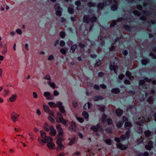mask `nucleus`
I'll use <instances>...</instances> for the list:
<instances>
[{"label":"nucleus","instance_id":"obj_1","mask_svg":"<svg viewBox=\"0 0 156 156\" xmlns=\"http://www.w3.org/2000/svg\"><path fill=\"white\" fill-rule=\"evenodd\" d=\"M40 133L41 137L38 138V141L40 143L42 142L45 143L52 141V138L50 137L47 136L46 133L43 131H41Z\"/></svg>","mask_w":156,"mask_h":156},{"label":"nucleus","instance_id":"obj_2","mask_svg":"<svg viewBox=\"0 0 156 156\" xmlns=\"http://www.w3.org/2000/svg\"><path fill=\"white\" fill-rule=\"evenodd\" d=\"M54 8L55 10H57L55 13L56 15L59 16H61L62 14V9L60 7L58 4H56L54 5Z\"/></svg>","mask_w":156,"mask_h":156},{"label":"nucleus","instance_id":"obj_3","mask_svg":"<svg viewBox=\"0 0 156 156\" xmlns=\"http://www.w3.org/2000/svg\"><path fill=\"white\" fill-rule=\"evenodd\" d=\"M58 116H60V117H57V122L58 123H61L65 125L67 123V121L64 119L62 116L61 114L58 113L57 115Z\"/></svg>","mask_w":156,"mask_h":156},{"label":"nucleus","instance_id":"obj_4","mask_svg":"<svg viewBox=\"0 0 156 156\" xmlns=\"http://www.w3.org/2000/svg\"><path fill=\"white\" fill-rule=\"evenodd\" d=\"M58 116H60V117H57V122L58 123H61L65 125L67 123V121L64 119L62 116L61 114L58 113L57 115Z\"/></svg>","mask_w":156,"mask_h":156},{"label":"nucleus","instance_id":"obj_5","mask_svg":"<svg viewBox=\"0 0 156 156\" xmlns=\"http://www.w3.org/2000/svg\"><path fill=\"white\" fill-rule=\"evenodd\" d=\"M19 116V115L17 114V113L14 112H13L11 115V119L13 122H15L18 121V117Z\"/></svg>","mask_w":156,"mask_h":156},{"label":"nucleus","instance_id":"obj_6","mask_svg":"<svg viewBox=\"0 0 156 156\" xmlns=\"http://www.w3.org/2000/svg\"><path fill=\"white\" fill-rule=\"evenodd\" d=\"M90 129L94 132L101 130L102 129V126L99 124H98L96 126H93L90 127Z\"/></svg>","mask_w":156,"mask_h":156},{"label":"nucleus","instance_id":"obj_7","mask_svg":"<svg viewBox=\"0 0 156 156\" xmlns=\"http://www.w3.org/2000/svg\"><path fill=\"white\" fill-rule=\"evenodd\" d=\"M117 147L122 150H125L127 149L128 147L127 145L123 144L121 143H118L116 144Z\"/></svg>","mask_w":156,"mask_h":156},{"label":"nucleus","instance_id":"obj_8","mask_svg":"<svg viewBox=\"0 0 156 156\" xmlns=\"http://www.w3.org/2000/svg\"><path fill=\"white\" fill-rule=\"evenodd\" d=\"M152 81L151 79H148L147 77H145L144 78V80H141L139 81V83L140 85H143L145 82H151Z\"/></svg>","mask_w":156,"mask_h":156},{"label":"nucleus","instance_id":"obj_9","mask_svg":"<svg viewBox=\"0 0 156 156\" xmlns=\"http://www.w3.org/2000/svg\"><path fill=\"white\" fill-rule=\"evenodd\" d=\"M57 138L56 143L60 148H61L63 146L62 143V141L64 140L63 137V136H61Z\"/></svg>","mask_w":156,"mask_h":156},{"label":"nucleus","instance_id":"obj_10","mask_svg":"<svg viewBox=\"0 0 156 156\" xmlns=\"http://www.w3.org/2000/svg\"><path fill=\"white\" fill-rule=\"evenodd\" d=\"M44 95L48 100H52L54 98L53 95L51 94L50 93L48 92H45L44 93Z\"/></svg>","mask_w":156,"mask_h":156},{"label":"nucleus","instance_id":"obj_11","mask_svg":"<svg viewBox=\"0 0 156 156\" xmlns=\"http://www.w3.org/2000/svg\"><path fill=\"white\" fill-rule=\"evenodd\" d=\"M69 128L70 131L75 132L76 130V126L75 123L74 122H72Z\"/></svg>","mask_w":156,"mask_h":156},{"label":"nucleus","instance_id":"obj_12","mask_svg":"<svg viewBox=\"0 0 156 156\" xmlns=\"http://www.w3.org/2000/svg\"><path fill=\"white\" fill-rule=\"evenodd\" d=\"M153 147V142L150 140L148 143V144L145 146V148L146 149L150 150Z\"/></svg>","mask_w":156,"mask_h":156},{"label":"nucleus","instance_id":"obj_13","mask_svg":"<svg viewBox=\"0 0 156 156\" xmlns=\"http://www.w3.org/2000/svg\"><path fill=\"white\" fill-rule=\"evenodd\" d=\"M113 1L114 4L113 5L111 6V9L112 10L114 11L117 10V9L118 2L116 0H113Z\"/></svg>","mask_w":156,"mask_h":156},{"label":"nucleus","instance_id":"obj_14","mask_svg":"<svg viewBox=\"0 0 156 156\" xmlns=\"http://www.w3.org/2000/svg\"><path fill=\"white\" fill-rule=\"evenodd\" d=\"M52 141H49V142H48L47 144V146L49 149H51L52 150H54L55 148V145Z\"/></svg>","mask_w":156,"mask_h":156},{"label":"nucleus","instance_id":"obj_15","mask_svg":"<svg viewBox=\"0 0 156 156\" xmlns=\"http://www.w3.org/2000/svg\"><path fill=\"white\" fill-rule=\"evenodd\" d=\"M44 130L46 132L49 131L51 129V125L50 126L47 123H45L44 125Z\"/></svg>","mask_w":156,"mask_h":156},{"label":"nucleus","instance_id":"obj_16","mask_svg":"<svg viewBox=\"0 0 156 156\" xmlns=\"http://www.w3.org/2000/svg\"><path fill=\"white\" fill-rule=\"evenodd\" d=\"M50 131L49 133L50 135L51 136H55L56 133V131L54 129V127L52 125H51V129L50 130Z\"/></svg>","mask_w":156,"mask_h":156},{"label":"nucleus","instance_id":"obj_17","mask_svg":"<svg viewBox=\"0 0 156 156\" xmlns=\"http://www.w3.org/2000/svg\"><path fill=\"white\" fill-rule=\"evenodd\" d=\"M118 68V66L117 65H110V69L111 70H113L115 73H117L116 70Z\"/></svg>","mask_w":156,"mask_h":156},{"label":"nucleus","instance_id":"obj_18","mask_svg":"<svg viewBox=\"0 0 156 156\" xmlns=\"http://www.w3.org/2000/svg\"><path fill=\"white\" fill-rule=\"evenodd\" d=\"M115 114L118 116H121L123 113V111L120 109H117L115 110Z\"/></svg>","mask_w":156,"mask_h":156},{"label":"nucleus","instance_id":"obj_19","mask_svg":"<svg viewBox=\"0 0 156 156\" xmlns=\"http://www.w3.org/2000/svg\"><path fill=\"white\" fill-rule=\"evenodd\" d=\"M83 20L84 22L88 23L90 22L89 16L85 15L83 16Z\"/></svg>","mask_w":156,"mask_h":156},{"label":"nucleus","instance_id":"obj_20","mask_svg":"<svg viewBox=\"0 0 156 156\" xmlns=\"http://www.w3.org/2000/svg\"><path fill=\"white\" fill-rule=\"evenodd\" d=\"M154 98L152 96H149L147 99V101L150 104H152L153 103Z\"/></svg>","mask_w":156,"mask_h":156},{"label":"nucleus","instance_id":"obj_21","mask_svg":"<svg viewBox=\"0 0 156 156\" xmlns=\"http://www.w3.org/2000/svg\"><path fill=\"white\" fill-rule=\"evenodd\" d=\"M98 40L100 42L101 41L100 44L101 45V46H103L105 45V42L104 40H102L103 39V37L101 36H100L98 37Z\"/></svg>","mask_w":156,"mask_h":156},{"label":"nucleus","instance_id":"obj_22","mask_svg":"<svg viewBox=\"0 0 156 156\" xmlns=\"http://www.w3.org/2000/svg\"><path fill=\"white\" fill-rule=\"evenodd\" d=\"M112 92L114 94H118L120 92V89L118 88H116L112 89L111 90Z\"/></svg>","mask_w":156,"mask_h":156},{"label":"nucleus","instance_id":"obj_23","mask_svg":"<svg viewBox=\"0 0 156 156\" xmlns=\"http://www.w3.org/2000/svg\"><path fill=\"white\" fill-rule=\"evenodd\" d=\"M104 5H105L103 3L99 2L98 4L97 7L98 10H101L104 8Z\"/></svg>","mask_w":156,"mask_h":156},{"label":"nucleus","instance_id":"obj_24","mask_svg":"<svg viewBox=\"0 0 156 156\" xmlns=\"http://www.w3.org/2000/svg\"><path fill=\"white\" fill-rule=\"evenodd\" d=\"M76 141V136H74L71 140L69 142L68 144V145H71L75 143Z\"/></svg>","mask_w":156,"mask_h":156},{"label":"nucleus","instance_id":"obj_25","mask_svg":"<svg viewBox=\"0 0 156 156\" xmlns=\"http://www.w3.org/2000/svg\"><path fill=\"white\" fill-rule=\"evenodd\" d=\"M123 122L120 121H119L116 124V126L118 129H120L121 128L123 124Z\"/></svg>","mask_w":156,"mask_h":156},{"label":"nucleus","instance_id":"obj_26","mask_svg":"<svg viewBox=\"0 0 156 156\" xmlns=\"http://www.w3.org/2000/svg\"><path fill=\"white\" fill-rule=\"evenodd\" d=\"M87 5L90 8L91 7H96V4L95 2H88L87 4Z\"/></svg>","mask_w":156,"mask_h":156},{"label":"nucleus","instance_id":"obj_27","mask_svg":"<svg viewBox=\"0 0 156 156\" xmlns=\"http://www.w3.org/2000/svg\"><path fill=\"white\" fill-rule=\"evenodd\" d=\"M97 20V18L95 16H93L90 18V22L91 23H94L96 22Z\"/></svg>","mask_w":156,"mask_h":156},{"label":"nucleus","instance_id":"obj_28","mask_svg":"<svg viewBox=\"0 0 156 156\" xmlns=\"http://www.w3.org/2000/svg\"><path fill=\"white\" fill-rule=\"evenodd\" d=\"M43 107L45 112L47 113L49 112L50 109L48 105H44L43 106Z\"/></svg>","mask_w":156,"mask_h":156},{"label":"nucleus","instance_id":"obj_29","mask_svg":"<svg viewBox=\"0 0 156 156\" xmlns=\"http://www.w3.org/2000/svg\"><path fill=\"white\" fill-rule=\"evenodd\" d=\"M16 95L15 94L12 95L9 98V101L11 102L14 101L16 99Z\"/></svg>","mask_w":156,"mask_h":156},{"label":"nucleus","instance_id":"obj_30","mask_svg":"<svg viewBox=\"0 0 156 156\" xmlns=\"http://www.w3.org/2000/svg\"><path fill=\"white\" fill-rule=\"evenodd\" d=\"M143 139L142 136H141L140 138L136 140V144L138 145L143 142Z\"/></svg>","mask_w":156,"mask_h":156},{"label":"nucleus","instance_id":"obj_31","mask_svg":"<svg viewBox=\"0 0 156 156\" xmlns=\"http://www.w3.org/2000/svg\"><path fill=\"white\" fill-rule=\"evenodd\" d=\"M150 62L148 58L143 59L141 60V63L143 65H146Z\"/></svg>","mask_w":156,"mask_h":156},{"label":"nucleus","instance_id":"obj_32","mask_svg":"<svg viewBox=\"0 0 156 156\" xmlns=\"http://www.w3.org/2000/svg\"><path fill=\"white\" fill-rule=\"evenodd\" d=\"M103 99V97L101 96H95L93 98L94 101H97L99 99L101 100Z\"/></svg>","mask_w":156,"mask_h":156},{"label":"nucleus","instance_id":"obj_33","mask_svg":"<svg viewBox=\"0 0 156 156\" xmlns=\"http://www.w3.org/2000/svg\"><path fill=\"white\" fill-rule=\"evenodd\" d=\"M77 44H76L73 45L71 47L70 49L72 51V52L73 53L74 52L76 49L77 47Z\"/></svg>","mask_w":156,"mask_h":156},{"label":"nucleus","instance_id":"obj_34","mask_svg":"<svg viewBox=\"0 0 156 156\" xmlns=\"http://www.w3.org/2000/svg\"><path fill=\"white\" fill-rule=\"evenodd\" d=\"M107 116L105 114H103L102 115L101 121L103 122H105L107 120Z\"/></svg>","mask_w":156,"mask_h":156},{"label":"nucleus","instance_id":"obj_35","mask_svg":"<svg viewBox=\"0 0 156 156\" xmlns=\"http://www.w3.org/2000/svg\"><path fill=\"white\" fill-rule=\"evenodd\" d=\"M133 13L137 16H140L141 15L140 12L136 10H134L133 11Z\"/></svg>","mask_w":156,"mask_h":156},{"label":"nucleus","instance_id":"obj_36","mask_svg":"<svg viewBox=\"0 0 156 156\" xmlns=\"http://www.w3.org/2000/svg\"><path fill=\"white\" fill-rule=\"evenodd\" d=\"M132 125L130 122H126L125 123L124 127L126 128V127H131Z\"/></svg>","mask_w":156,"mask_h":156},{"label":"nucleus","instance_id":"obj_37","mask_svg":"<svg viewBox=\"0 0 156 156\" xmlns=\"http://www.w3.org/2000/svg\"><path fill=\"white\" fill-rule=\"evenodd\" d=\"M68 11L69 13L70 14H73L74 12L73 7H68Z\"/></svg>","mask_w":156,"mask_h":156},{"label":"nucleus","instance_id":"obj_38","mask_svg":"<svg viewBox=\"0 0 156 156\" xmlns=\"http://www.w3.org/2000/svg\"><path fill=\"white\" fill-rule=\"evenodd\" d=\"M82 115L85 119H87L88 118L89 115L87 112L85 111L83 112L82 113Z\"/></svg>","mask_w":156,"mask_h":156},{"label":"nucleus","instance_id":"obj_39","mask_svg":"<svg viewBox=\"0 0 156 156\" xmlns=\"http://www.w3.org/2000/svg\"><path fill=\"white\" fill-rule=\"evenodd\" d=\"M114 43H112L111 45V47L109 48V50L110 51H114L116 48L114 46Z\"/></svg>","mask_w":156,"mask_h":156},{"label":"nucleus","instance_id":"obj_40","mask_svg":"<svg viewBox=\"0 0 156 156\" xmlns=\"http://www.w3.org/2000/svg\"><path fill=\"white\" fill-rule=\"evenodd\" d=\"M7 47L6 46V44H5L4 46V47L2 51V54H5L7 52Z\"/></svg>","mask_w":156,"mask_h":156},{"label":"nucleus","instance_id":"obj_41","mask_svg":"<svg viewBox=\"0 0 156 156\" xmlns=\"http://www.w3.org/2000/svg\"><path fill=\"white\" fill-rule=\"evenodd\" d=\"M48 105L51 108H55L56 106V105L55 103L52 102H50L48 103Z\"/></svg>","mask_w":156,"mask_h":156},{"label":"nucleus","instance_id":"obj_42","mask_svg":"<svg viewBox=\"0 0 156 156\" xmlns=\"http://www.w3.org/2000/svg\"><path fill=\"white\" fill-rule=\"evenodd\" d=\"M123 27L127 30L129 31L130 30V27L127 25L124 24L122 26Z\"/></svg>","mask_w":156,"mask_h":156},{"label":"nucleus","instance_id":"obj_43","mask_svg":"<svg viewBox=\"0 0 156 156\" xmlns=\"http://www.w3.org/2000/svg\"><path fill=\"white\" fill-rule=\"evenodd\" d=\"M117 23V21L116 20H113L112 21L111 23L110 24V27H113L116 25Z\"/></svg>","mask_w":156,"mask_h":156},{"label":"nucleus","instance_id":"obj_44","mask_svg":"<svg viewBox=\"0 0 156 156\" xmlns=\"http://www.w3.org/2000/svg\"><path fill=\"white\" fill-rule=\"evenodd\" d=\"M131 75H132V73L131 72H130L129 71H126V75L128 77H131L132 78H134L133 76H131Z\"/></svg>","mask_w":156,"mask_h":156},{"label":"nucleus","instance_id":"obj_45","mask_svg":"<svg viewBox=\"0 0 156 156\" xmlns=\"http://www.w3.org/2000/svg\"><path fill=\"white\" fill-rule=\"evenodd\" d=\"M113 3V0H105V3L107 5H110Z\"/></svg>","mask_w":156,"mask_h":156},{"label":"nucleus","instance_id":"obj_46","mask_svg":"<svg viewBox=\"0 0 156 156\" xmlns=\"http://www.w3.org/2000/svg\"><path fill=\"white\" fill-rule=\"evenodd\" d=\"M151 132L149 130H147L144 132V134L146 137H149L151 135Z\"/></svg>","mask_w":156,"mask_h":156},{"label":"nucleus","instance_id":"obj_47","mask_svg":"<svg viewBox=\"0 0 156 156\" xmlns=\"http://www.w3.org/2000/svg\"><path fill=\"white\" fill-rule=\"evenodd\" d=\"M105 143L108 145H110L112 144V140L111 139H107L105 140Z\"/></svg>","mask_w":156,"mask_h":156},{"label":"nucleus","instance_id":"obj_48","mask_svg":"<svg viewBox=\"0 0 156 156\" xmlns=\"http://www.w3.org/2000/svg\"><path fill=\"white\" fill-rule=\"evenodd\" d=\"M48 84L53 88L55 89V88L56 85L54 83L51 82H49Z\"/></svg>","mask_w":156,"mask_h":156},{"label":"nucleus","instance_id":"obj_49","mask_svg":"<svg viewBox=\"0 0 156 156\" xmlns=\"http://www.w3.org/2000/svg\"><path fill=\"white\" fill-rule=\"evenodd\" d=\"M130 131L129 130L127 131L125 133L126 137L127 139H129L130 137Z\"/></svg>","mask_w":156,"mask_h":156},{"label":"nucleus","instance_id":"obj_50","mask_svg":"<svg viewBox=\"0 0 156 156\" xmlns=\"http://www.w3.org/2000/svg\"><path fill=\"white\" fill-rule=\"evenodd\" d=\"M60 51L63 55H65L66 53V48H61L60 50Z\"/></svg>","mask_w":156,"mask_h":156},{"label":"nucleus","instance_id":"obj_51","mask_svg":"<svg viewBox=\"0 0 156 156\" xmlns=\"http://www.w3.org/2000/svg\"><path fill=\"white\" fill-rule=\"evenodd\" d=\"M59 109L60 111L62 113H64L65 112V110L63 106L59 107Z\"/></svg>","mask_w":156,"mask_h":156},{"label":"nucleus","instance_id":"obj_52","mask_svg":"<svg viewBox=\"0 0 156 156\" xmlns=\"http://www.w3.org/2000/svg\"><path fill=\"white\" fill-rule=\"evenodd\" d=\"M60 36L62 38H63L65 36V34L64 31H61L60 33Z\"/></svg>","mask_w":156,"mask_h":156},{"label":"nucleus","instance_id":"obj_53","mask_svg":"<svg viewBox=\"0 0 156 156\" xmlns=\"http://www.w3.org/2000/svg\"><path fill=\"white\" fill-rule=\"evenodd\" d=\"M63 133V131H61L60 132H58V134L57 135V138H58L59 137H60L61 136H62Z\"/></svg>","mask_w":156,"mask_h":156},{"label":"nucleus","instance_id":"obj_54","mask_svg":"<svg viewBox=\"0 0 156 156\" xmlns=\"http://www.w3.org/2000/svg\"><path fill=\"white\" fill-rule=\"evenodd\" d=\"M126 136L125 134H122L120 136V138L121 140L122 141H124L125 140L126 138Z\"/></svg>","mask_w":156,"mask_h":156},{"label":"nucleus","instance_id":"obj_55","mask_svg":"<svg viewBox=\"0 0 156 156\" xmlns=\"http://www.w3.org/2000/svg\"><path fill=\"white\" fill-rule=\"evenodd\" d=\"M107 122L108 125H111L112 122V119L111 118L108 119H107Z\"/></svg>","mask_w":156,"mask_h":156},{"label":"nucleus","instance_id":"obj_56","mask_svg":"<svg viewBox=\"0 0 156 156\" xmlns=\"http://www.w3.org/2000/svg\"><path fill=\"white\" fill-rule=\"evenodd\" d=\"M78 46L80 48L83 49L85 47V44H82V43H80L78 44Z\"/></svg>","mask_w":156,"mask_h":156},{"label":"nucleus","instance_id":"obj_57","mask_svg":"<svg viewBox=\"0 0 156 156\" xmlns=\"http://www.w3.org/2000/svg\"><path fill=\"white\" fill-rule=\"evenodd\" d=\"M101 63L100 61H97L95 64V67H98L101 64Z\"/></svg>","mask_w":156,"mask_h":156},{"label":"nucleus","instance_id":"obj_58","mask_svg":"<svg viewBox=\"0 0 156 156\" xmlns=\"http://www.w3.org/2000/svg\"><path fill=\"white\" fill-rule=\"evenodd\" d=\"M122 122H123V123L125 121H126V122H127V121L128 120V119L125 116H122Z\"/></svg>","mask_w":156,"mask_h":156},{"label":"nucleus","instance_id":"obj_59","mask_svg":"<svg viewBox=\"0 0 156 156\" xmlns=\"http://www.w3.org/2000/svg\"><path fill=\"white\" fill-rule=\"evenodd\" d=\"M114 140L117 143H120L121 142V139L120 137L118 138L117 137H115L114 138Z\"/></svg>","mask_w":156,"mask_h":156},{"label":"nucleus","instance_id":"obj_60","mask_svg":"<svg viewBox=\"0 0 156 156\" xmlns=\"http://www.w3.org/2000/svg\"><path fill=\"white\" fill-rule=\"evenodd\" d=\"M77 120L80 122L82 123L84 122V119L83 118L78 117L77 118Z\"/></svg>","mask_w":156,"mask_h":156},{"label":"nucleus","instance_id":"obj_61","mask_svg":"<svg viewBox=\"0 0 156 156\" xmlns=\"http://www.w3.org/2000/svg\"><path fill=\"white\" fill-rule=\"evenodd\" d=\"M48 119L52 123H54L55 122V120L52 117L50 116H48Z\"/></svg>","mask_w":156,"mask_h":156},{"label":"nucleus","instance_id":"obj_62","mask_svg":"<svg viewBox=\"0 0 156 156\" xmlns=\"http://www.w3.org/2000/svg\"><path fill=\"white\" fill-rule=\"evenodd\" d=\"M140 19L143 21H145L147 20V18L145 16H142L140 17Z\"/></svg>","mask_w":156,"mask_h":156},{"label":"nucleus","instance_id":"obj_63","mask_svg":"<svg viewBox=\"0 0 156 156\" xmlns=\"http://www.w3.org/2000/svg\"><path fill=\"white\" fill-rule=\"evenodd\" d=\"M143 130L142 128L140 127H139L137 128V132L138 133H142Z\"/></svg>","mask_w":156,"mask_h":156},{"label":"nucleus","instance_id":"obj_64","mask_svg":"<svg viewBox=\"0 0 156 156\" xmlns=\"http://www.w3.org/2000/svg\"><path fill=\"white\" fill-rule=\"evenodd\" d=\"M136 7L139 10H141L143 9L142 6L140 5H137L136 6Z\"/></svg>","mask_w":156,"mask_h":156}]
</instances>
